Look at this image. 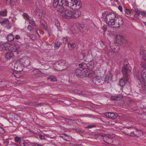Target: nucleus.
<instances>
[{
  "instance_id": "1",
  "label": "nucleus",
  "mask_w": 146,
  "mask_h": 146,
  "mask_svg": "<svg viewBox=\"0 0 146 146\" xmlns=\"http://www.w3.org/2000/svg\"><path fill=\"white\" fill-rule=\"evenodd\" d=\"M129 65L127 61L124 62L123 66L122 68L123 74V78L121 79L119 81L120 85L123 86L128 81L129 78V72L130 70L129 68Z\"/></svg>"
},
{
  "instance_id": "2",
  "label": "nucleus",
  "mask_w": 146,
  "mask_h": 146,
  "mask_svg": "<svg viewBox=\"0 0 146 146\" xmlns=\"http://www.w3.org/2000/svg\"><path fill=\"white\" fill-rule=\"evenodd\" d=\"M112 75L111 73L109 71L104 78L101 77L97 76L94 77L93 79V82L96 85H101L105 83H108L111 81Z\"/></svg>"
},
{
  "instance_id": "3",
  "label": "nucleus",
  "mask_w": 146,
  "mask_h": 146,
  "mask_svg": "<svg viewBox=\"0 0 146 146\" xmlns=\"http://www.w3.org/2000/svg\"><path fill=\"white\" fill-rule=\"evenodd\" d=\"M63 2V0H54L53 6L55 10L61 13L65 7L64 6Z\"/></svg>"
},
{
  "instance_id": "4",
  "label": "nucleus",
  "mask_w": 146,
  "mask_h": 146,
  "mask_svg": "<svg viewBox=\"0 0 146 146\" xmlns=\"http://www.w3.org/2000/svg\"><path fill=\"white\" fill-rule=\"evenodd\" d=\"M116 16L113 13H108L106 15V20L109 26L113 27L114 24H115V19Z\"/></svg>"
},
{
  "instance_id": "5",
  "label": "nucleus",
  "mask_w": 146,
  "mask_h": 146,
  "mask_svg": "<svg viewBox=\"0 0 146 146\" xmlns=\"http://www.w3.org/2000/svg\"><path fill=\"white\" fill-rule=\"evenodd\" d=\"M72 11L73 8H71L69 7L66 6L63 11L61 13V15L63 18H72Z\"/></svg>"
},
{
  "instance_id": "6",
  "label": "nucleus",
  "mask_w": 146,
  "mask_h": 146,
  "mask_svg": "<svg viewBox=\"0 0 146 146\" xmlns=\"http://www.w3.org/2000/svg\"><path fill=\"white\" fill-rule=\"evenodd\" d=\"M70 7H72L73 9L78 10L82 6V3L80 0H71L70 3Z\"/></svg>"
},
{
  "instance_id": "7",
  "label": "nucleus",
  "mask_w": 146,
  "mask_h": 146,
  "mask_svg": "<svg viewBox=\"0 0 146 146\" xmlns=\"http://www.w3.org/2000/svg\"><path fill=\"white\" fill-rule=\"evenodd\" d=\"M65 64L64 60H60L54 64V67L55 68L56 70H62L65 69L64 67Z\"/></svg>"
},
{
  "instance_id": "8",
  "label": "nucleus",
  "mask_w": 146,
  "mask_h": 146,
  "mask_svg": "<svg viewBox=\"0 0 146 146\" xmlns=\"http://www.w3.org/2000/svg\"><path fill=\"white\" fill-rule=\"evenodd\" d=\"M19 62L24 67H27L30 64V59L27 56H25L21 58Z\"/></svg>"
},
{
  "instance_id": "9",
  "label": "nucleus",
  "mask_w": 146,
  "mask_h": 146,
  "mask_svg": "<svg viewBox=\"0 0 146 146\" xmlns=\"http://www.w3.org/2000/svg\"><path fill=\"white\" fill-rule=\"evenodd\" d=\"M123 23V19L120 17H117L115 20V24H114L113 28H119Z\"/></svg>"
},
{
  "instance_id": "10",
  "label": "nucleus",
  "mask_w": 146,
  "mask_h": 146,
  "mask_svg": "<svg viewBox=\"0 0 146 146\" xmlns=\"http://www.w3.org/2000/svg\"><path fill=\"white\" fill-rule=\"evenodd\" d=\"M84 25L79 23L77 24L75 28V33H83L84 32Z\"/></svg>"
},
{
  "instance_id": "11",
  "label": "nucleus",
  "mask_w": 146,
  "mask_h": 146,
  "mask_svg": "<svg viewBox=\"0 0 146 146\" xmlns=\"http://www.w3.org/2000/svg\"><path fill=\"white\" fill-rule=\"evenodd\" d=\"M85 69V68H78L76 69L75 72L76 76L78 78L83 76L84 71Z\"/></svg>"
},
{
  "instance_id": "12",
  "label": "nucleus",
  "mask_w": 146,
  "mask_h": 146,
  "mask_svg": "<svg viewBox=\"0 0 146 146\" xmlns=\"http://www.w3.org/2000/svg\"><path fill=\"white\" fill-rule=\"evenodd\" d=\"M116 40L117 42L122 44H125L127 43L126 40L122 36L117 35L116 38Z\"/></svg>"
},
{
  "instance_id": "13",
  "label": "nucleus",
  "mask_w": 146,
  "mask_h": 146,
  "mask_svg": "<svg viewBox=\"0 0 146 146\" xmlns=\"http://www.w3.org/2000/svg\"><path fill=\"white\" fill-rule=\"evenodd\" d=\"M11 44H10L8 43L2 44L0 46V49L2 50L9 51L11 50Z\"/></svg>"
},
{
  "instance_id": "14",
  "label": "nucleus",
  "mask_w": 146,
  "mask_h": 146,
  "mask_svg": "<svg viewBox=\"0 0 146 146\" xmlns=\"http://www.w3.org/2000/svg\"><path fill=\"white\" fill-rule=\"evenodd\" d=\"M21 65V64H20L19 62H16L14 66V68L15 70L18 72H20L22 71L23 69Z\"/></svg>"
},
{
  "instance_id": "15",
  "label": "nucleus",
  "mask_w": 146,
  "mask_h": 146,
  "mask_svg": "<svg viewBox=\"0 0 146 146\" xmlns=\"http://www.w3.org/2000/svg\"><path fill=\"white\" fill-rule=\"evenodd\" d=\"M105 115L106 117L112 119H114L117 116V114L114 112L106 113Z\"/></svg>"
},
{
  "instance_id": "16",
  "label": "nucleus",
  "mask_w": 146,
  "mask_h": 146,
  "mask_svg": "<svg viewBox=\"0 0 146 146\" xmlns=\"http://www.w3.org/2000/svg\"><path fill=\"white\" fill-rule=\"evenodd\" d=\"M72 14V18L75 19L78 18L81 14L80 12L77 10H74L73 9Z\"/></svg>"
},
{
  "instance_id": "17",
  "label": "nucleus",
  "mask_w": 146,
  "mask_h": 146,
  "mask_svg": "<svg viewBox=\"0 0 146 146\" xmlns=\"http://www.w3.org/2000/svg\"><path fill=\"white\" fill-rule=\"evenodd\" d=\"M86 67H85V68L86 69H92L94 67V63L93 61H90L86 64Z\"/></svg>"
},
{
  "instance_id": "18",
  "label": "nucleus",
  "mask_w": 146,
  "mask_h": 146,
  "mask_svg": "<svg viewBox=\"0 0 146 146\" xmlns=\"http://www.w3.org/2000/svg\"><path fill=\"white\" fill-rule=\"evenodd\" d=\"M133 74L134 77L138 80L139 78V75L138 69L136 67L134 68L133 70Z\"/></svg>"
},
{
  "instance_id": "19",
  "label": "nucleus",
  "mask_w": 146,
  "mask_h": 146,
  "mask_svg": "<svg viewBox=\"0 0 146 146\" xmlns=\"http://www.w3.org/2000/svg\"><path fill=\"white\" fill-rule=\"evenodd\" d=\"M123 96L121 94H119L117 96H113L111 97V100L112 101L119 100L122 99Z\"/></svg>"
},
{
  "instance_id": "20",
  "label": "nucleus",
  "mask_w": 146,
  "mask_h": 146,
  "mask_svg": "<svg viewBox=\"0 0 146 146\" xmlns=\"http://www.w3.org/2000/svg\"><path fill=\"white\" fill-rule=\"evenodd\" d=\"M60 137L66 141H70L72 139L71 136L68 135L65 133L62 135L60 136Z\"/></svg>"
},
{
  "instance_id": "21",
  "label": "nucleus",
  "mask_w": 146,
  "mask_h": 146,
  "mask_svg": "<svg viewBox=\"0 0 146 146\" xmlns=\"http://www.w3.org/2000/svg\"><path fill=\"white\" fill-rule=\"evenodd\" d=\"M12 51V50H11L10 52L6 53L5 55V57L6 58L9 59L13 57V56L14 54L13 53V52H11Z\"/></svg>"
},
{
  "instance_id": "22",
  "label": "nucleus",
  "mask_w": 146,
  "mask_h": 146,
  "mask_svg": "<svg viewBox=\"0 0 146 146\" xmlns=\"http://www.w3.org/2000/svg\"><path fill=\"white\" fill-rule=\"evenodd\" d=\"M132 127H125L124 128V129L123 130V132L125 134L130 136H132L130 134V133H129V132L128 129H131L132 128Z\"/></svg>"
},
{
  "instance_id": "23",
  "label": "nucleus",
  "mask_w": 146,
  "mask_h": 146,
  "mask_svg": "<svg viewBox=\"0 0 146 146\" xmlns=\"http://www.w3.org/2000/svg\"><path fill=\"white\" fill-rule=\"evenodd\" d=\"M40 71L38 69H35L31 73V74L32 76H35L40 73Z\"/></svg>"
},
{
  "instance_id": "24",
  "label": "nucleus",
  "mask_w": 146,
  "mask_h": 146,
  "mask_svg": "<svg viewBox=\"0 0 146 146\" xmlns=\"http://www.w3.org/2000/svg\"><path fill=\"white\" fill-rule=\"evenodd\" d=\"M7 38L9 41L11 42L15 38L12 34H10L7 35Z\"/></svg>"
},
{
  "instance_id": "25",
  "label": "nucleus",
  "mask_w": 146,
  "mask_h": 146,
  "mask_svg": "<svg viewBox=\"0 0 146 146\" xmlns=\"http://www.w3.org/2000/svg\"><path fill=\"white\" fill-rule=\"evenodd\" d=\"M141 76L143 79H146V70H142L141 72Z\"/></svg>"
},
{
  "instance_id": "26",
  "label": "nucleus",
  "mask_w": 146,
  "mask_h": 146,
  "mask_svg": "<svg viewBox=\"0 0 146 146\" xmlns=\"http://www.w3.org/2000/svg\"><path fill=\"white\" fill-rule=\"evenodd\" d=\"M135 11V14L134 15V17L135 18H138L140 14L141 13V11L138 9H136Z\"/></svg>"
},
{
  "instance_id": "27",
  "label": "nucleus",
  "mask_w": 146,
  "mask_h": 146,
  "mask_svg": "<svg viewBox=\"0 0 146 146\" xmlns=\"http://www.w3.org/2000/svg\"><path fill=\"white\" fill-rule=\"evenodd\" d=\"M90 93L87 91H81V95H82L83 96L88 97L90 95Z\"/></svg>"
},
{
  "instance_id": "28",
  "label": "nucleus",
  "mask_w": 146,
  "mask_h": 146,
  "mask_svg": "<svg viewBox=\"0 0 146 146\" xmlns=\"http://www.w3.org/2000/svg\"><path fill=\"white\" fill-rule=\"evenodd\" d=\"M75 44L74 43H69L68 44V47L70 50L74 49L75 46Z\"/></svg>"
},
{
  "instance_id": "29",
  "label": "nucleus",
  "mask_w": 146,
  "mask_h": 146,
  "mask_svg": "<svg viewBox=\"0 0 146 146\" xmlns=\"http://www.w3.org/2000/svg\"><path fill=\"white\" fill-rule=\"evenodd\" d=\"M9 23V20L7 19H0V23L1 24H8Z\"/></svg>"
},
{
  "instance_id": "30",
  "label": "nucleus",
  "mask_w": 146,
  "mask_h": 146,
  "mask_svg": "<svg viewBox=\"0 0 146 146\" xmlns=\"http://www.w3.org/2000/svg\"><path fill=\"white\" fill-rule=\"evenodd\" d=\"M53 23L57 27H58L60 25L59 22L58 20L56 19H55L53 20Z\"/></svg>"
},
{
  "instance_id": "31",
  "label": "nucleus",
  "mask_w": 146,
  "mask_h": 146,
  "mask_svg": "<svg viewBox=\"0 0 146 146\" xmlns=\"http://www.w3.org/2000/svg\"><path fill=\"white\" fill-rule=\"evenodd\" d=\"M86 68L84 70V74H83V76L85 77H88L89 76V74L88 70H86Z\"/></svg>"
},
{
  "instance_id": "32",
  "label": "nucleus",
  "mask_w": 146,
  "mask_h": 146,
  "mask_svg": "<svg viewBox=\"0 0 146 146\" xmlns=\"http://www.w3.org/2000/svg\"><path fill=\"white\" fill-rule=\"evenodd\" d=\"M7 9H5L4 11H2L0 12V16H5L7 15Z\"/></svg>"
},
{
  "instance_id": "33",
  "label": "nucleus",
  "mask_w": 146,
  "mask_h": 146,
  "mask_svg": "<svg viewBox=\"0 0 146 146\" xmlns=\"http://www.w3.org/2000/svg\"><path fill=\"white\" fill-rule=\"evenodd\" d=\"M15 142L17 143H19L20 142L22 141L21 140V138L20 137L17 136L15 137Z\"/></svg>"
},
{
  "instance_id": "34",
  "label": "nucleus",
  "mask_w": 146,
  "mask_h": 146,
  "mask_svg": "<svg viewBox=\"0 0 146 146\" xmlns=\"http://www.w3.org/2000/svg\"><path fill=\"white\" fill-rule=\"evenodd\" d=\"M1 83L0 84V87L3 88L5 87L6 86V82L5 81H0Z\"/></svg>"
},
{
  "instance_id": "35",
  "label": "nucleus",
  "mask_w": 146,
  "mask_h": 146,
  "mask_svg": "<svg viewBox=\"0 0 146 146\" xmlns=\"http://www.w3.org/2000/svg\"><path fill=\"white\" fill-rule=\"evenodd\" d=\"M29 20V23L31 25H32L33 26H36V24L35 23V21L33 20V19Z\"/></svg>"
},
{
  "instance_id": "36",
  "label": "nucleus",
  "mask_w": 146,
  "mask_h": 146,
  "mask_svg": "<svg viewBox=\"0 0 146 146\" xmlns=\"http://www.w3.org/2000/svg\"><path fill=\"white\" fill-rule=\"evenodd\" d=\"M141 67L143 68V70H146V63L144 62H142L141 64Z\"/></svg>"
},
{
  "instance_id": "37",
  "label": "nucleus",
  "mask_w": 146,
  "mask_h": 146,
  "mask_svg": "<svg viewBox=\"0 0 146 146\" xmlns=\"http://www.w3.org/2000/svg\"><path fill=\"white\" fill-rule=\"evenodd\" d=\"M62 44V43L59 41H57L55 43L54 47H57L58 48Z\"/></svg>"
},
{
  "instance_id": "38",
  "label": "nucleus",
  "mask_w": 146,
  "mask_h": 146,
  "mask_svg": "<svg viewBox=\"0 0 146 146\" xmlns=\"http://www.w3.org/2000/svg\"><path fill=\"white\" fill-rule=\"evenodd\" d=\"M134 12L135 11L133 10H131L130 11L129 10L127 9L125 11V13L127 15L130 14Z\"/></svg>"
},
{
  "instance_id": "39",
  "label": "nucleus",
  "mask_w": 146,
  "mask_h": 146,
  "mask_svg": "<svg viewBox=\"0 0 146 146\" xmlns=\"http://www.w3.org/2000/svg\"><path fill=\"white\" fill-rule=\"evenodd\" d=\"M79 68H85L86 64L84 62H82L81 63L79 64L78 65Z\"/></svg>"
},
{
  "instance_id": "40",
  "label": "nucleus",
  "mask_w": 146,
  "mask_h": 146,
  "mask_svg": "<svg viewBox=\"0 0 146 146\" xmlns=\"http://www.w3.org/2000/svg\"><path fill=\"white\" fill-rule=\"evenodd\" d=\"M13 75L16 78H20V76L19 75V74L18 73H17V72H14L13 74Z\"/></svg>"
},
{
  "instance_id": "41",
  "label": "nucleus",
  "mask_w": 146,
  "mask_h": 146,
  "mask_svg": "<svg viewBox=\"0 0 146 146\" xmlns=\"http://www.w3.org/2000/svg\"><path fill=\"white\" fill-rule=\"evenodd\" d=\"M74 92L75 94H76L81 95V91L78 90H74Z\"/></svg>"
},
{
  "instance_id": "42",
  "label": "nucleus",
  "mask_w": 146,
  "mask_h": 146,
  "mask_svg": "<svg viewBox=\"0 0 146 146\" xmlns=\"http://www.w3.org/2000/svg\"><path fill=\"white\" fill-rule=\"evenodd\" d=\"M23 16L24 18H26L27 20H28L29 19V17L27 13H24L23 14Z\"/></svg>"
},
{
  "instance_id": "43",
  "label": "nucleus",
  "mask_w": 146,
  "mask_h": 146,
  "mask_svg": "<svg viewBox=\"0 0 146 146\" xmlns=\"http://www.w3.org/2000/svg\"><path fill=\"white\" fill-rule=\"evenodd\" d=\"M107 25H103L102 27V29L104 30V33H105V31L107 30Z\"/></svg>"
},
{
  "instance_id": "44",
  "label": "nucleus",
  "mask_w": 146,
  "mask_h": 146,
  "mask_svg": "<svg viewBox=\"0 0 146 146\" xmlns=\"http://www.w3.org/2000/svg\"><path fill=\"white\" fill-rule=\"evenodd\" d=\"M116 48V49L115 48H111V49L113 52H116L119 50L118 49L119 48L118 47H117Z\"/></svg>"
},
{
  "instance_id": "45",
  "label": "nucleus",
  "mask_w": 146,
  "mask_h": 146,
  "mask_svg": "<svg viewBox=\"0 0 146 146\" xmlns=\"http://www.w3.org/2000/svg\"><path fill=\"white\" fill-rule=\"evenodd\" d=\"M63 4L64 3H65V5H64V7H65L66 6L69 7V2L67 1H65L63 0Z\"/></svg>"
},
{
  "instance_id": "46",
  "label": "nucleus",
  "mask_w": 146,
  "mask_h": 146,
  "mask_svg": "<svg viewBox=\"0 0 146 146\" xmlns=\"http://www.w3.org/2000/svg\"><path fill=\"white\" fill-rule=\"evenodd\" d=\"M48 79H50V80L52 81H55L56 80V78L55 77L50 78L48 77Z\"/></svg>"
},
{
  "instance_id": "47",
  "label": "nucleus",
  "mask_w": 146,
  "mask_h": 146,
  "mask_svg": "<svg viewBox=\"0 0 146 146\" xmlns=\"http://www.w3.org/2000/svg\"><path fill=\"white\" fill-rule=\"evenodd\" d=\"M19 144L20 146H27L26 144L23 141L20 142Z\"/></svg>"
},
{
  "instance_id": "48",
  "label": "nucleus",
  "mask_w": 146,
  "mask_h": 146,
  "mask_svg": "<svg viewBox=\"0 0 146 146\" xmlns=\"http://www.w3.org/2000/svg\"><path fill=\"white\" fill-rule=\"evenodd\" d=\"M39 136L40 139L41 140H44L45 139V137L42 134H40Z\"/></svg>"
},
{
  "instance_id": "49",
  "label": "nucleus",
  "mask_w": 146,
  "mask_h": 146,
  "mask_svg": "<svg viewBox=\"0 0 146 146\" xmlns=\"http://www.w3.org/2000/svg\"><path fill=\"white\" fill-rule=\"evenodd\" d=\"M29 37L31 39L33 40H34L35 39V36L34 35H31Z\"/></svg>"
},
{
  "instance_id": "50",
  "label": "nucleus",
  "mask_w": 146,
  "mask_h": 146,
  "mask_svg": "<svg viewBox=\"0 0 146 146\" xmlns=\"http://www.w3.org/2000/svg\"><path fill=\"white\" fill-rule=\"evenodd\" d=\"M13 1V0H5L4 2L7 3V2H9L10 3H12Z\"/></svg>"
},
{
  "instance_id": "51",
  "label": "nucleus",
  "mask_w": 146,
  "mask_h": 146,
  "mask_svg": "<svg viewBox=\"0 0 146 146\" xmlns=\"http://www.w3.org/2000/svg\"><path fill=\"white\" fill-rule=\"evenodd\" d=\"M141 15L143 16H146V12L145 11H141Z\"/></svg>"
},
{
  "instance_id": "52",
  "label": "nucleus",
  "mask_w": 146,
  "mask_h": 146,
  "mask_svg": "<svg viewBox=\"0 0 146 146\" xmlns=\"http://www.w3.org/2000/svg\"><path fill=\"white\" fill-rule=\"evenodd\" d=\"M4 131L3 129L0 127V133L1 134H3L4 133Z\"/></svg>"
},
{
  "instance_id": "53",
  "label": "nucleus",
  "mask_w": 146,
  "mask_h": 146,
  "mask_svg": "<svg viewBox=\"0 0 146 146\" xmlns=\"http://www.w3.org/2000/svg\"><path fill=\"white\" fill-rule=\"evenodd\" d=\"M63 42L64 43L68 41V39L66 37H64L63 38Z\"/></svg>"
},
{
  "instance_id": "54",
  "label": "nucleus",
  "mask_w": 146,
  "mask_h": 146,
  "mask_svg": "<svg viewBox=\"0 0 146 146\" xmlns=\"http://www.w3.org/2000/svg\"><path fill=\"white\" fill-rule=\"evenodd\" d=\"M27 29L30 31H31L32 30V27L31 26L29 25L27 27Z\"/></svg>"
},
{
  "instance_id": "55",
  "label": "nucleus",
  "mask_w": 146,
  "mask_h": 146,
  "mask_svg": "<svg viewBox=\"0 0 146 146\" xmlns=\"http://www.w3.org/2000/svg\"><path fill=\"white\" fill-rule=\"evenodd\" d=\"M95 125H88L87 126V128L89 129V128H91L93 127H95Z\"/></svg>"
},
{
  "instance_id": "56",
  "label": "nucleus",
  "mask_w": 146,
  "mask_h": 146,
  "mask_svg": "<svg viewBox=\"0 0 146 146\" xmlns=\"http://www.w3.org/2000/svg\"><path fill=\"white\" fill-rule=\"evenodd\" d=\"M118 9L121 11V12H122V6L121 5H119L118 6Z\"/></svg>"
},
{
  "instance_id": "57",
  "label": "nucleus",
  "mask_w": 146,
  "mask_h": 146,
  "mask_svg": "<svg viewBox=\"0 0 146 146\" xmlns=\"http://www.w3.org/2000/svg\"><path fill=\"white\" fill-rule=\"evenodd\" d=\"M15 38L16 39H19L20 38V36L19 35H17L15 37Z\"/></svg>"
},
{
  "instance_id": "58",
  "label": "nucleus",
  "mask_w": 146,
  "mask_h": 146,
  "mask_svg": "<svg viewBox=\"0 0 146 146\" xmlns=\"http://www.w3.org/2000/svg\"><path fill=\"white\" fill-rule=\"evenodd\" d=\"M98 135H99L100 136H101L102 137H104L105 136V135L104 134H103L102 133H98Z\"/></svg>"
},
{
  "instance_id": "59",
  "label": "nucleus",
  "mask_w": 146,
  "mask_h": 146,
  "mask_svg": "<svg viewBox=\"0 0 146 146\" xmlns=\"http://www.w3.org/2000/svg\"><path fill=\"white\" fill-rule=\"evenodd\" d=\"M88 71H89V72H88L89 73V76L90 75L92 74V73L93 72L90 70H89Z\"/></svg>"
},
{
  "instance_id": "60",
  "label": "nucleus",
  "mask_w": 146,
  "mask_h": 146,
  "mask_svg": "<svg viewBox=\"0 0 146 146\" xmlns=\"http://www.w3.org/2000/svg\"><path fill=\"white\" fill-rule=\"evenodd\" d=\"M143 59L145 60H146V55H144L143 56Z\"/></svg>"
},
{
  "instance_id": "61",
  "label": "nucleus",
  "mask_w": 146,
  "mask_h": 146,
  "mask_svg": "<svg viewBox=\"0 0 146 146\" xmlns=\"http://www.w3.org/2000/svg\"><path fill=\"white\" fill-rule=\"evenodd\" d=\"M43 104H44L43 103H37V106H38V105L41 106L42 105H43Z\"/></svg>"
},
{
  "instance_id": "62",
  "label": "nucleus",
  "mask_w": 146,
  "mask_h": 146,
  "mask_svg": "<svg viewBox=\"0 0 146 146\" xmlns=\"http://www.w3.org/2000/svg\"><path fill=\"white\" fill-rule=\"evenodd\" d=\"M96 137H99L100 136L99 135H98V133L96 134L95 135Z\"/></svg>"
},
{
  "instance_id": "63",
  "label": "nucleus",
  "mask_w": 146,
  "mask_h": 146,
  "mask_svg": "<svg viewBox=\"0 0 146 146\" xmlns=\"http://www.w3.org/2000/svg\"><path fill=\"white\" fill-rule=\"evenodd\" d=\"M134 133V131L129 132V133H130V134H131V133Z\"/></svg>"
},
{
  "instance_id": "64",
  "label": "nucleus",
  "mask_w": 146,
  "mask_h": 146,
  "mask_svg": "<svg viewBox=\"0 0 146 146\" xmlns=\"http://www.w3.org/2000/svg\"><path fill=\"white\" fill-rule=\"evenodd\" d=\"M136 131H141V130H139L138 129H137V128H136Z\"/></svg>"
}]
</instances>
